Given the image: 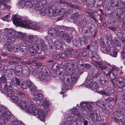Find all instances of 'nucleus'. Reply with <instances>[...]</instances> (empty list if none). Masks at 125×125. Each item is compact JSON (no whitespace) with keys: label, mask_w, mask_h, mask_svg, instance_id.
Instances as JSON below:
<instances>
[{"label":"nucleus","mask_w":125,"mask_h":125,"mask_svg":"<svg viewBox=\"0 0 125 125\" xmlns=\"http://www.w3.org/2000/svg\"><path fill=\"white\" fill-rule=\"evenodd\" d=\"M81 41L79 40H74L73 41V44L76 46L78 48H80L81 46L82 45Z\"/></svg>","instance_id":"36"},{"label":"nucleus","mask_w":125,"mask_h":125,"mask_svg":"<svg viewBox=\"0 0 125 125\" xmlns=\"http://www.w3.org/2000/svg\"><path fill=\"white\" fill-rule=\"evenodd\" d=\"M90 45L91 48L93 50L95 49L96 46L97 45V43L95 40H93Z\"/></svg>","instance_id":"45"},{"label":"nucleus","mask_w":125,"mask_h":125,"mask_svg":"<svg viewBox=\"0 0 125 125\" xmlns=\"http://www.w3.org/2000/svg\"><path fill=\"white\" fill-rule=\"evenodd\" d=\"M52 70H64V68L62 67H61V65L58 64L57 63H55L52 66Z\"/></svg>","instance_id":"27"},{"label":"nucleus","mask_w":125,"mask_h":125,"mask_svg":"<svg viewBox=\"0 0 125 125\" xmlns=\"http://www.w3.org/2000/svg\"><path fill=\"white\" fill-rule=\"evenodd\" d=\"M12 88L10 86L8 85L7 84L4 85V86L1 90L2 93L6 94L10 91L12 90Z\"/></svg>","instance_id":"26"},{"label":"nucleus","mask_w":125,"mask_h":125,"mask_svg":"<svg viewBox=\"0 0 125 125\" xmlns=\"http://www.w3.org/2000/svg\"><path fill=\"white\" fill-rule=\"evenodd\" d=\"M33 100L36 101H41L43 96L42 93H39L38 91L34 92L33 93Z\"/></svg>","instance_id":"15"},{"label":"nucleus","mask_w":125,"mask_h":125,"mask_svg":"<svg viewBox=\"0 0 125 125\" xmlns=\"http://www.w3.org/2000/svg\"><path fill=\"white\" fill-rule=\"evenodd\" d=\"M108 66H100V68L102 70H121L120 69L114 65L111 66L108 63Z\"/></svg>","instance_id":"17"},{"label":"nucleus","mask_w":125,"mask_h":125,"mask_svg":"<svg viewBox=\"0 0 125 125\" xmlns=\"http://www.w3.org/2000/svg\"><path fill=\"white\" fill-rule=\"evenodd\" d=\"M6 48L8 51H11L12 48V45L10 44H7L6 45Z\"/></svg>","instance_id":"62"},{"label":"nucleus","mask_w":125,"mask_h":125,"mask_svg":"<svg viewBox=\"0 0 125 125\" xmlns=\"http://www.w3.org/2000/svg\"><path fill=\"white\" fill-rule=\"evenodd\" d=\"M35 91L38 92V91L36 89V86L32 83V94H33L34 92Z\"/></svg>","instance_id":"63"},{"label":"nucleus","mask_w":125,"mask_h":125,"mask_svg":"<svg viewBox=\"0 0 125 125\" xmlns=\"http://www.w3.org/2000/svg\"><path fill=\"white\" fill-rule=\"evenodd\" d=\"M110 3L111 6L114 7H118L119 4L118 0H110Z\"/></svg>","instance_id":"34"},{"label":"nucleus","mask_w":125,"mask_h":125,"mask_svg":"<svg viewBox=\"0 0 125 125\" xmlns=\"http://www.w3.org/2000/svg\"><path fill=\"white\" fill-rule=\"evenodd\" d=\"M14 24L16 25L27 28L31 29V23L30 21L25 20L23 21L21 19L17 17L15 15H14L12 18Z\"/></svg>","instance_id":"4"},{"label":"nucleus","mask_w":125,"mask_h":125,"mask_svg":"<svg viewBox=\"0 0 125 125\" xmlns=\"http://www.w3.org/2000/svg\"><path fill=\"white\" fill-rule=\"evenodd\" d=\"M96 104L97 105L103 109H104L105 106L107 104H105L102 100L97 102H96Z\"/></svg>","instance_id":"30"},{"label":"nucleus","mask_w":125,"mask_h":125,"mask_svg":"<svg viewBox=\"0 0 125 125\" xmlns=\"http://www.w3.org/2000/svg\"><path fill=\"white\" fill-rule=\"evenodd\" d=\"M3 75L5 77H6L8 76V74L10 75L12 74V73L10 71H3L2 72Z\"/></svg>","instance_id":"54"},{"label":"nucleus","mask_w":125,"mask_h":125,"mask_svg":"<svg viewBox=\"0 0 125 125\" xmlns=\"http://www.w3.org/2000/svg\"><path fill=\"white\" fill-rule=\"evenodd\" d=\"M10 98L11 99L13 102H14L15 103L18 102V98L16 96H14V95L13 96Z\"/></svg>","instance_id":"58"},{"label":"nucleus","mask_w":125,"mask_h":125,"mask_svg":"<svg viewBox=\"0 0 125 125\" xmlns=\"http://www.w3.org/2000/svg\"><path fill=\"white\" fill-rule=\"evenodd\" d=\"M5 33H7L8 36L11 35L12 37H15L16 35V31L12 29L5 28L4 29Z\"/></svg>","instance_id":"23"},{"label":"nucleus","mask_w":125,"mask_h":125,"mask_svg":"<svg viewBox=\"0 0 125 125\" xmlns=\"http://www.w3.org/2000/svg\"><path fill=\"white\" fill-rule=\"evenodd\" d=\"M71 73H72L70 75L72 82L70 81L66 74L65 75L64 74H62L60 77V79L63 80L64 84L66 85V86L67 87H68V86L72 84L73 83L76 82L78 76L81 75L83 72V71L81 72L80 71H73L72 72L71 71Z\"/></svg>","instance_id":"2"},{"label":"nucleus","mask_w":125,"mask_h":125,"mask_svg":"<svg viewBox=\"0 0 125 125\" xmlns=\"http://www.w3.org/2000/svg\"><path fill=\"white\" fill-rule=\"evenodd\" d=\"M79 66H78V64H77L76 62H73L72 64L71 67H67V70H82V69H81V67L79 69Z\"/></svg>","instance_id":"19"},{"label":"nucleus","mask_w":125,"mask_h":125,"mask_svg":"<svg viewBox=\"0 0 125 125\" xmlns=\"http://www.w3.org/2000/svg\"><path fill=\"white\" fill-rule=\"evenodd\" d=\"M111 46L110 50L109 51L108 54L114 57H116L117 56L118 51L116 48H114Z\"/></svg>","instance_id":"25"},{"label":"nucleus","mask_w":125,"mask_h":125,"mask_svg":"<svg viewBox=\"0 0 125 125\" xmlns=\"http://www.w3.org/2000/svg\"><path fill=\"white\" fill-rule=\"evenodd\" d=\"M107 43L109 46L107 47H105L101 48V49L103 53L108 54L109 51L110 50L112 44H113L114 43L113 42V41L110 40L107 41Z\"/></svg>","instance_id":"16"},{"label":"nucleus","mask_w":125,"mask_h":125,"mask_svg":"<svg viewBox=\"0 0 125 125\" xmlns=\"http://www.w3.org/2000/svg\"><path fill=\"white\" fill-rule=\"evenodd\" d=\"M55 46L57 49L62 51L63 50V47L62 44L58 40L55 41L54 44Z\"/></svg>","instance_id":"29"},{"label":"nucleus","mask_w":125,"mask_h":125,"mask_svg":"<svg viewBox=\"0 0 125 125\" xmlns=\"http://www.w3.org/2000/svg\"><path fill=\"white\" fill-rule=\"evenodd\" d=\"M48 32L49 34H51V36L53 37L60 36V32L58 30V27L57 28V30L52 27H49L48 29Z\"/></svg>","instance_id":"13"},{"label":"nucleus","mask_w":125,"mask_h":125,"mask_svg":"<svg viewBox=\"0 0 125 125\" xmlns=\"http://www.w3.org/2000/svg\"><path fill=\"white\" fill-rule=\"evenodd\" d=\"M113 15L115 17V18L117 21H123L125 18V11H123L122 13L121 14L119 11L117 12L114 11L113 14Z\"/></svg>","instance_id":"10"},{"label":"nucleus","mask_w":125,"mask_h":125,"mask_svg":"<svg viewBox=\"0 0 125 125\" xmlns=\"http://www.w3.org/2000/svg\"><path fill=\"white\" fill-rule=\"evenodd\" d=\"M99 82L100 83L103 84L106 83V80H105V78L104 77L102 76L100 78Z\"/></svg>","instance_id":"52"},{"label":"nucleus","mask_w":125,"mask_h":125,"mask_svg":"<svg viewBox=\"0 0 125 125\" xmlns=\"http://www.w3.org/2000/svg\"><path fill=\"white\" fill-rule=\"evenodd\" d=\"M74 57L75 58L80 59L81 58L80 54L78 52H74Z\"/></svg>","instance_id":"59"},{"label":"nucleus","mask_w":125,"mask_h":125,"mask_svg":"<svg viewBox=\"0 0 125 125\" xmlns=\"http://www.w3.org/2000/svg\"><path fill=\"white\" fill-rule=\"evenodd\" d=\"M32 56L35 55L37 53L40 54L42 51V50L41 48H39L41 45V41L38 40L36 38V36H32Z\"/></svg>","instance_id":"3"},{"label":"nucleus","mask_w":125,"mask_h":125,"mask_svg":"<svg viewBox=\"0 0 125 125\" xmlns=\"http://www.w3.org/2000/svg\"><path fill=\"white\" fill-rule=\"evenodd\" d=\"M11 125H24L22 123L17 121L16 120H14L11 123Z\"/></svg>","instance_id":"48"},{"label":"nucleus","mask_w":125,"mask_h":125,"mask_svg":"<svg viewBox=\"0 0 125 125\" xmlns=\"http://www.w3.org/2000/svg\"><path fill=\"white\" fill-rule=\"evenodd\" d=\"M113 106L110 104H108L105 106L104 109V112L108 115H109L110 113L112 112Z\"/></svg>","instance_id":"18"},{"label":"nucleus","mask_w":125,"mask_h":125,"mask_svg":"<svg viewBox=\"0 0 125 125\" xmlns=\"http://www.w3.org/2000/svg\"><path fill=\"white\" fill-rule=\"evenodd\" d=\"M41 43L40 47L42 48V51L44 53H46L47 51L46 46L45 44L43 43V42L42 43V42L41 41Z\"/></svg>","instance_id":"35"},{"label":"nucleus","mask_w":125,"mask_h":125,"mask_svg":"<svg viewBox=\"0 0 125 125\" xmlns=\"http://www.w3.org/2000/svg\"><path fill=\"white\" fill-rule=\"evenodd\" d=\"M121 57L122 59H125V44L123 50L121 53Z\"/></svg>","instance_id":"55"},{"label":"nucleus","mask_w":125,"mask_h":125,"mask_svg":"<svg viewBox=\"0 0 125 125\" xmlns=\"http://www.w3.org/2000/svg\"><path fill=\"white\" fill-rule=\"evenodd\" d=\"M84 2L86 4L88 7H92L93 6V3L90 1H88L87 0H84Z\"/></svg>","instance_id":"53"},{"label":"nucleus","mask_w":125,"mask_h":125,"mask_svg":"<svg viewBox=\"0 0 125 125\" xmlns=\"http://www.w3.org/2000/svg\"><path fill=\"white\" fill-rule=\"evenodd\" d=\"M64 39L67 42L70 43L72 40V37L66 33H65L64 34V37L62 38Z\"/></svg>","instance_id":"33"},{"label":"nucleus","mask_w":125,"mask_h":125,"mask_svg":"<svg viewBox=\"0 0 125 125\" xmlns=\"http://www.w3.org/2000/svg\"><path fill=\"white\" fill-rule=\"evenodd\" d=\"M49 51L51 53H53L56 51V47L55 45L52 44H49Z\"/></svg>","instance_id":"32"},{"label":"nucleus","mask_w":125,"mask_h":125,"mask_svg":"<svg viewBox=\"0 0 125 125\" xmlns=\"http://www.w3.org/2000/svg\"><path fill=\"white\" fill-rule=\"evenodd\" d=\"M89 38L87 36H83L81 39V41L84 44H86L89 42Z\"/></svg>","instance_id":"39"},{"label":"nucleus","mask_w":125,"mask_h":125,"mask_svg":"<svg viewBox=\"0 0 125 125\" xmlns=\"http://www.w3.org/2000/svg\"><path fill=\"white\" fill-rule=\"evenodd\" d=\"M19 37L20 39L23 41H25L26 40V36L25 35L23 34H20L19 35Z\"/></svg>","instance_id":"49"},{"label":"nucleus","mask_w":125,"mask_h":125,"mask_svg":"<svg viewBox=\"0 0 125 125\" xmlns=\"http://www.w3.org/2000/svg\"><path fill=\"white\" fill-rule=\"evenodd\" d=\"M40 26L36 23L32 22V29L36 30L40 28Z\"/></svg>","instance_id":"42"},{"label":"nucleus","mask_w":125,"mask_h":125,"mask_svg":"<svg viewBox=\"0 0 125 125\" xmlns=\"http://www.w3.org/2000/svg\"><path fill=\"white\" fill-rule=\"evenodd\" d=\"M20 47L17 44H15L13 45L12 48V50L14 52H19L20 51Z\"/></svg>","instance_id":"40"},{"label":"nucleus","mask_w":125,"mask_h":125,"mask_svg":"<svg viewBox=\"0 0 125 125\" xmlns=\"http://www.w3.org/2000/svg\"><path fill=\"white\" fill-rule=\"evenodd\" d=\"M35 1H36L35 0H32V5H33L32 7L35 6L33 8L36 11H39L41 9H43V8L41 6H39L38 3H36Z\"/></svg>","instance_id":"24"},{"label":"nucleus","mask_w":125,"mask_h":125,"mask_svg":"<svg viewBox=\"0 0 125 125\" xmlns=\"http://www.w3.org/2000/svg\"><path fill=\"white\" fill-rule=\"evenodd\" d=\"M32 58H34L35 59H34V61H32V65L33 64L34 66H35L40 65V63L36 62V60H38L40 59L43 60L45 58L43 56H41L36 57H33Z\"/></svg>","instance_id":"28"},{"label":"nucleus","mask_w":125,"mask_h":125,"mask_svg":"<svg viewBox=\"0 0 125 125\" xmlns=\"http://www.w3.org/2000/svg\"><path fill=\"white\" fill-rule=\"evenodd\" d=\"M104 71V73L106 75H109V77L110 78V77L112 76V75H114L115 76L117 75V74H115L113 73V71Z\"/></svg>","instance_id":"37"},{"label":"nucleus","mask_w":125,"mask_h":125,"mask_svg":"<svg viewBox=\"0 0 125 125\" xmlns=\"http://www.w3.org/2000/svg\"><path fill=\"white\" fill-rule=\"evenodd\" d=\"M8 111V109L7 108L0 105V114L2 115Z\"/></svg>","instance_id":"43"},{"label":"nucleus","mask_w":125,"mask_h":125,"mask_svg":"<svg viewBox=\"0 0 125 125\" xmlns=\"http://www.w3.org/2000/svg\"><path fill=\"white\" fill-rule=\"evenodd\" d=\"M32 115H38L37 117L42 121L44 120L45 117V114H44L40 109L37 110L36 106L34 104L32 105Z\"/></svg>","instance_id":"6"},{"label":"nucleus","mask_w":125,"mask_h":125,"mask_svg":"<svg viewBox=\"0 0 125 125\" xmlns=\"http://www.w3.org/2000/svg\"><path fill=\"white\" fill-rule=\"evenodd\" d=\"M9 112L8 111L7 112H5L4 114L0 115V122L2 123H4L11 120L10 118V115L8 114Z\"/></svg>","instance_id":"11"},{"label":"nucleus","mask_w":125,"mask_h":125,"mask_svg":"<svg viewBox=\"0 0 125 125\" xmlns=\"http://www.w3.org/2000/svg\"><path fill=\"white\" fill-rule=\"evenodd\" d=\"M66 122V125H77L79 122L80 120L77 116L68 117Z\"/></svg>","instance_id":"9"},{"label":"nucleus","mask_w":125,"mask_h":125,"mask_svg":"<svg viewBox=\"0 0 125 125\" xmlns=\"http://www.w3.org/2000/svg\"><path fill=\"white\" fill-rule=\"evenodd\" d=\"M55 5L52 6L51 8H49V12L47 14V16L50 17L53 15L54 17H55L58 15H63L64 14L66 11L65 9L64 8H61L60 10H59V7Z\"/></svg>","instance_id":"5"},{"label":"nucleus","mask_w":125,"mask_h":125,"mask_svg":"<svg viewBox=\"0 0 125 125\" xmlns=\"http://www.w3.org/2000/svg\"><path fill=\"white\" fill-rule=\"evenodd\" d=\"M114 100V98L111 97H109L108 98L105 99V101L109 103L113 102Z\"/></svg>","instance_id":"60"},{"label":"nucleus","mask_w":125,"mask_h":125,"mask_svg":"<svg viewBox=\"0 0 125 125\" xmlns=\"http://www.w3.org/2000/svg\"><path fill=\"white\" fill-rule=\"evenodd\" d=\"M92 103L91 102L88 103L87 106V109L88 111L91 114L94 113V111H92Z\"/></svg>","instance_id":"38"},{"label":"nucleus","mask_w":125,"mask_h":125,"mask_svg":"<svg viewBox=\"0 0 125 125\" xmlns=\"http://www.w3.org/2000/svg\"><path fill=\"white\" fill-rule=\"evenodd\" d=\"M40 104L43 106L44 109H46L48 108L49 106V104L48 102H46L45 100H42L40 102Z\"/></svg>","instance_id":"31"},{"label":"nucleus","mask_w":125,"mask_h":125,"mask_svg":"<svg viewBox=\"0 0 125 125\" xmlns=\"http://www.w3.org/2000/svg\"><path fill=\"white\" fill-rule=\"evenodd\" d=\"M15 37H12L11 35L8 38L7 42L10 43H13L15 40V38H14Z\"/></svg>","instance_id":"51"},{"label":"nucleus","mask_w":125,"mask_h":125,"mask_svg":"<svg viewBox=\"0 0 125 125\" xmlns=\"http://www.w3.org/2000/svg\"><path fill=\"white\" fill-rule=\"evenodd\" d=\"M31 103L30 100H28L27 102L25 100L22 101L21 102L20 108L22 110L26 109L25 111L27 113L31 114Z\"/></svg>","instance_id":"7"},{"label":"nucleus","mask_w":125,"mask_h":125,"mask_svg":"<svg viewBox=\"0 0 125 125\" xmlns=\"http://www.w3.org/2000/svg\"><path fill=\"white\" fill-rule=\"evenodd\" d=\"M80 67L81 68V69H82L84 67L86 69L88 70H90L91 68V66L90 64L88 63H86L84 65H80Z\"/></svg>","instance_id":"44"},{"label":"nucleus","mask_w":125,"mask_h":125,"mask_svg":"<svg viewBox=\"0 0 125 125\" xmlns=\"http://www.w3.org/2000/svg\"><path fill=\"white\" fill-rule=\"evenodd\" d=\"M117 84L119 87L123 88L125 85V80L121 77L119 78L117 81Z\"/></svg>","instance_id":"20"},{"label":"nucleus","mask_w":125,"mask_h":125,"mask_svg":"<svg viewBox=\"0 0 125 125\" xmlns=\"http://www.w3.org/2000/svg\"><path fill=\"white\" fill-rule=\"evenodd\" d=\"M51 8V7H49L48 9V11L47 13L46 12V11H47V10H46V11L45 10H44L45 9H45H44V8H43V9H42V10L41 9L40 10V15H42L43 16H44L46 14V15H47V14L48 13V12H49V8ZM48 17H49V16H48Z\"/></svg>","instance_id":"41"},{"label":"nucleus","mask_w":125,"mask_h":125,"mask_svg":"<svg viewBox=\"0 0 125 125\" xmlns=\"http://www.w3.org/2000/svg\"><path fill=\"white\" fill-rule=\"evenodd\" d=\"M92 119L94 121H95L96 123L99 124H100L102 123V119L101 118L100 116L98 114L96 113L91 114Z\"/></svg>","instance_id":"14"},{"label":"nucleus","mask_w":125,"mask_h":125,"mask_svg":"<svg viewBox=\"0 0 125 125\" xmlns=\"http://www.w3.org/2000/svg\"><path fill=\"white\" fill-rule=\"evenodd\" d=\"M56 3H55L54 5H55L56 6H59V5L60 4H62V5L66 4L68 6L72 8L74 7L73 5L68 3L67 2L64 0H63L62 1L61 0H56Z\"/></svg>","instance_id":"22"},{"label":"nucleus","mask_w":125,"mask_h":125,"mask_svg":"<svg viewBox=\"0 0 125 125\" xmlns=\"http://www.w3.org/2000/svg\"><path fill=\"white\" fill-rule=\"evenodd\" d=\"M26 83L25 82H23L21 83V87L23 88V89L26 90L27 89H29L30 91L31 90V84L30 82L27 81Z\"/></svg>","instance_id":"21"},{"label":"nucleus","mask_w":125,"mask_h":125,"mask_svg":"<svg viewBox=\"0 0 125 125\" xmlns=\"http://www.w3.org/2000/svg\"><path fill=\"white\" fill-rule=\"evenodd\" d=\"M102 72L101 71H90L88 73V75L86 79V82H87V84L90 86L91 88L97 92H98L100 88H98L99 85L95 82L92 83L91 80L92 78H96L101 75Z\"/></svg>","instance_id":"1"},{"label":"nucleus","mask_w":125,"mask_h":125,"mask_svg":"<svg viewBox=\"0 0 125 125\" xmlns=\"http://www.w3.org/2000/svg\"><path fill=\"white\" fill-rule=\"evenodd\" d=\"M14 91L13 90V88H12V90L8 91V92L6 94L8 96L11 97L14 95Z\"/></svg>","instance_id":"50"},{"label":"nucleus","mask_w":125,"mask_h":125,"mask_svg":"<svg viewBox=\"0 0 125 125\" xmlns=\"http://www.w3.org/2000/svg\"><path fill=\"white\" fill-rule=\"evenodd\" d=\"M18 62L15 61L11 60L9 61L8 62V64L9 65H15L16 64H18Z\"/></svg>","instance_id":"57"},{"label":"nucleus","mask_w":125,"mask_h":125,"mask_svg":"<svg viewBox=\"0 0 125 125\" xmlns=\"http://www.w3.org/2000/svg\"><path fill=\"white\" fill-rule=\"evenodd\" d=\"M59 55L60 57L62 59H66L68 57L67 55L65 53H60L59 54Z\"/></svg>","instance_id":"61"},{"label":"nucleus","mask_w":125,"mask_h":125,"mask_svg":"<svg viewBox=\"0 0 125 125\" xmlns=\"http://www.w3.org/2000/svg\"><path fill=\"white\" fill-rule=\"evenodd\" d=\"M73 49H67L64 52L67 54L71 55L73 52Z\"/></svg>","instance_id":"56"},{"label":"nucleus","mask_w":125,"mask_h":125,"mask_svg":"<svg viewBox=\"0 0 125 125\" xmlns=\"http://www.w3.org/2000/svg\"><path fill=\"white\" fill-rule=\"evenodd\" d=\"M37 74L38 75V78L42 81V80H45V81H48L50 79L49 75L50 71H38Z\"/></svg>","instance_id":"8"},{"label":"nucleus","mask_w":125,"mask_h":125,"mask_svg":"<svg viewBox=\"0 0 125 125\" xmlns=\"http://www.w3.org/2000/svg\"><path fill=\"white\" fill-rule=\"evenodd\" d=\"M120 3L121 4V6L122 8V10L123 11H125V2L123 1H121Z\"/></svg>","instance_id":"64"},{"label":"nucleus","mask_w":125,"mask_h":125,"mask_svg":"<svg viewBox=\"0 0 125 125\" xmlns=\"http://www.w3.org/2000/svg\"><path fill=\"white\" fill-rule=\"evenodd\" d=\"M71 30V28L69 27L61 26H58V30L60 32V36L61 38L64 37V34L66 33L65 31H70Z\"/></svg>","instance_id":"12"},{"label":"nucleus","mask_w":125,"mask_h":125,"mask_svg":"<svg viewBox=\"0 0 125 125\" xmlns=\"http://www.w3.org/2000/svg\"><path fill=\"white\" fill-rule=\"evenodd\" d=\"M92 59L95 62L99 60V56L97 54L93 53L92 54L91 57Z\"/></svg>","instance_id":"46"},{"label":"nucleus","mask_w":125,"mask_h":125,"mask_svg":"<svg viewBox=\"0 0 125 125\" xmlns=\"http://www.w3.org/2000/svg\"><path fill=\"white\" fill-rule=\"evenodd\" d=\"M26 46H23V47L20 48V51H21L22 54L25 55L27 54V52L26 49Z\"/></svg>","instance_id":"47"}]
</instances>
